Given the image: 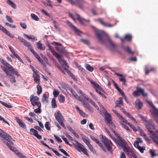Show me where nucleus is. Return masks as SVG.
<instances>
[{"label": "nucleus", "mask_w": 158, "mask_h": 158, "mask_svg": "<svg viewBox=\"0 0 158 158\" xmlns=\"http://www.w3.org/2000/svg\"><path fill=\"white\" fill-rule=\"evenodd\" d=\"M95 32L97 38L101 43L105 44V41L107 40L109 42L111 46L110 49L112 51L115 50V45L113 43L109 36L105 31L95 29Z\"/></svg>", "instance_id": "obj_1"}, {"label": "nucleus", "mask_w": 158, "mask_h": 158, "mask_svg": "<svg viewBox=\"0 0 158 158\" xmlns=\"http://www.w3.org/2000/svg\"><path fill=\"white\" fill-rule=\"evenodd\" d=\"M145 125L146 128L150 133V137L158 145V135L156 133H153L152 131V129H155L153 123L151 120L148 121L146 123Z\"/></svg>", "instance_id": "obj_2"}, {"label": "nucleus", "mask_w": 158, "mask_h": 158, "mask_svg": "<svg viewBox=\"0 0 158 158\" xmlns=\"http://www.w3.org/2000/svg\"><path fill=\"white\" fill-rule=\"evenodd\" d=\"M100 137L102 139V141L104 143L107 150L110 152H112L113 143L110 140L106 138L103 135H100Z\"/></svg>", "instance_id": "obj_3"}, {"label": "nucleus", "mask_w": 158, "mask_h": 158, "mask_svg": "<svg viewBox=\"0 0 158 158\" xmlns=\"http://www.w3.org/2000/svg\"><path fill=\"white\" fill-rule=\"evenodd\" d=\"M1 62L12 73L15 74L17 76H20V74L19 73L18 71H17V70L13 67L10 64L7 63L5 60H2Z\"/></svg>", "instance_id": "obj_4"}, {"label": "nucleus", "mask_w": 158, "mask_h": 158, "mask_svg": "<svg viewBox=\"0 0 158 158\" xmlns=\"http://www.w3.org/2000/svg\"><path fill=\"white\" fill-rule=\"evenodd\" d=\"M136 89L137 90L133 93V94L134 96L136 97H138L140 95V93H141L143 97H146L147 96V94L144 93V89L139 87H137Z\"/></svg>", "instance_id": "obj_5"}, {"label": "nucleus", "mask_w": 158, "mask_h": 158, "mask_svg": "<svg viewBox=\"0 0 158 158\" xmlns=\"http://www.w3.org/2000/svg\"><path fill=\"white\" fill-rule=\"evenodd\" d=\"M0 137L6 139L9 141L11 144H14L13 142L11 140L12 139L11 137L8 134L1 130H0Z\"/></svg>", "instance_id": "obj_6"}, {"label": "nucleus", "mask_w": 158, "mask_h": 158, "mask_svg": "<svg viewBox=\"0 0 158 158\" xmlns=\"http://www.w3.org/2000/svg\"><path fill=\"white\" fill-rule=\"evenodd\" d=\"M72 5H75L78 7L81 10H84V6L83 3H86V2L82 0V4H81L80 2L77 1L76 2H74L73 0H67Z\"/></svg>", "instance_id": "obj_7"}, {"label": "nucleus", "mask_w": 158, "mask_h": 158, "mask_svg": "<svg viewBox=\"0 0 158 158\" xmlns=\"http://www.w3.org/2000/svg\"><path fill=\"white\" fill-rule=\"evenodd\" d=\"M75 143H73L74 146V147L76 148L77 150L80 152H81V150L84 148V146L81 144L78 141L76 140L74 141Z\"/></svg>", "instance_id": "obj_8"}, {"label": "nucleus", "mask_w": 158, "mask_h": 158, "mask_svg": "<svg viewBox=\"0 0 158 158\" xmlns=\"http://www.w3.org/2000/svg\"><path fill=\"white\" fill-rule=\"evenodd\" d=\"M91 139L94 141L96 143L98 144L100 148L102 149V150L105 152H106V150L103 145L95 137L93 136H90Z\"/></svg>", "instance_id": "obj_9"}, {"label": "nucleus", "mask_w": 158, "mask_h": 158, "mask_svg": "<svg viewBox=\"0 0 158 158\" xmlns=\"http://www.w3.org/2000/svg\"><path fill=\"white\" fill-rule=\"evenodd\" d=\"M90 82L93 85V87L96 89V91L100 95L102 93L99 90H102L101 87L94 81L92 80L90 81Z\"/></svg>", "instance_id": "obj_10"}, {"label": "nucleus", "mask_w": 158, "mask_h": 158, "mask_svg": "<svg viewBox=\"0 0 158 158\" xmlns=\"http://www.w3.org/2000/svg\"><path fill=\"white\" fill-rule=\"evenodd\" d=\"M15 120L18 123L19 126L22 128L25 129L26 126L24 123L17 117H15Z\"/></svg>", "instance_id": "obj_11"}, {"label": "nucleus", "mask_w": 158, "mask_h": 158, "mask_svg": "<svg viewBox=\"0 0 158 158\" xmlns=\"http://www.w3.org/2000/svg\"><path fill=\"white\" fill-rule=\"evenodd\" d=\"M67 22L68 26L72 29L75 33L80 35L81 33V31L77 29L75 26L73 25L71 23L68 21Z\"/></svg>", "instance_id": "obj_12"}, {"label": "nucleus", "mask_w": 158, "mask_h": 158, "mask_svg": "<svg viewBox=\"0 0 158 158\" xmlns=\"http://www.w3.org/2000/svg\"><path fill=\"white\" fill-rule=\"evenodd\" d=\"M54 115L55 116L56 119L59 122L62 121L63 119H64V117L59 110L57 111V114H55Z\"/></svg>", "instance_id": "obj_13"}, {"label": "nucleus", "mask_w": 158, "mask_h": 158, "mask_svg": "<svg viewBox=\"0 0 158 158\" xmlns=\"http://www.w3.org/2000/svg\"><path fill=\"white\" fill-rule=\"evenodd\" d=\"M105 119L106 121V124L109 123L110 121H111V116L110 114L108 113L106 110L104 114Z\"/></svg>", "instance_id": "obj_14"}, {"label": "nucleus", "mask_w": 158, "mask_h": 158, "mask_svg": "<svg viewBox=\"0 0 158 158\" xmlns=\"http://www.w3.org/2000/svg\"><path fill=\"white\" fill-rule=\"evenodd\" d=\"M120 39L122 42L124 43L125 40H127L128 41H131L132 39V36L130 35L127 34L125 35L124 38H120Z\"/></svg>", "instance_id": "obj_15"}, {"label": "nucleus", "mask_w": 158, "mask_h": 158, "mask_svg": "<svg viewBox=\"0 0 158 158\" xmlns=\"http://www.w3.org/2000/svg\"><path fill=\"white\" fill-rule=\"evenodd\" d=\"M98 21L100 23L104 26L106 27H111L113 25L108 23H106L103 21L101 19H99Z\"/></svg>", "instance_id": "obj_16"}, {"label": "nucleus", "mask_w": 158, "mask_h": 158, "mask_svg": "<svg viewBox=\"0 0 158 158\" xmlns=\"http://www.w3.org/2000/svg\"><path fill=\"white\" fill-rule=\"evenodd\" d=\"M135 104L138 109L140 110L143 107L142 102L139 100H137L135 101Z\"/></svg>", "instance_id": "obj_17"}, {"label": "nucleus", "mask_w": 158, "mask_h": 158, "mask_svg": "<svg viewBox=\"0 0 158 158\" xmlns=\"http://www.w3.org/2000/svg\"><path fill=\"white\" fill-rule=\"evenodd\" d=\"M117 116L118 118L123 123L128 124V123L127 120L123 118V116L118 113H117Z\"/></svg>", "instance_id": "obj_18"}, {"label": "nucleus", "mask_w": 158, "mask_h": 158, "mask_svg": "<svg viewBox=\"0 0 158 158\" xmlns=\"http://www.w3.org/2000/svg\"><path fill=\"white\" fill-rule=\"evenodd\" d=\"M36 44L37 46L38 49L41 50H45V47L41 43L40 41L36 43Z\"/></svg>", "instance_id": "obj_19"}, {"label": "nucleus", "mask_w": 158, "mask_h": 158, "mask_svg": "<svg viewBox=\"0 0 158 158\" xmlns=\"http://www.w3.org/2000/svg\"><path fill=\"white\" fill-rule=\"evenodd\" d=\"M115 74L116 75L119 77V80L121 81H126L125 77L123 75L119 74L117 73H115Z\"/></svg>", "instance_id": "obj_20"}, {"label": "nucleus", "mask_w": 158, "mask_h": 158, "mask_svg": "<svg viewBox=\"0 0 158 158\" xmlns=\"http://www.w3.org/2000/svg\"><path fill=\"white\" fill-rule=\"evenodd\" d=\"M42 102L44 103H48V97L46 94H44L43 95V96L42 98Z\"/></svg>", "instance_id": "obj_21"}, {"label": "nucleus", "mask_w": 158, "mask_h": 158, "mask_svg": "<svg viewBox=\"0 0 158 158\" xmlns=\"http://www.w3.org/2000/svg\"><path fill=\"white\" fill-rule=\"evenodd\" d=\"M6 2V3L8 5L11 6L12 8L14 9H16V4L12 2L10 0H7Z\"/></svg>", "instance_id": "obj_22"}, {"label": "nucleus", "mask_w": 158, "mask_h": 158, "mask_svg": "<svg viewBox=\"0 0 158 158\" xmlns=\"http://www.w3.org/2000/svg\"><path fill=\"white\" fill-rule=\"evenodd\" d=\"M0 103L3 106L7 108H11L12 107V106L9 103H6L2 101H0Z\"/></svg>", "instance_id": "obj_23"}, {"label": "nucleus", "mask_w": 158, "mask_h": 158, "mask_svg": "<svg viewBox=\"0 0 158 158\" xmlns=\"http://www.w3.org/2000/svg\"><path fill=\"white\" fill-rule=\"evenodd\" d=\"M143 142V140L141 138H137V140L135 142L134 146L135 147H138L139 145V143H142Z\"/></svg>", "instance_id": "obj_24"}, {"label": "nucleus", "mask_w": 158, "mask_h": 158, "mask_svg": "<svg viewBox=\"0 0 158 158\" xmlns=\"http://www.w3.org/2000/svg\"><path fill=\"white\" fill-rule=\"evenodd\" d=\"M39 98L37 96H35L33 95H31L30 96V101H31L36 102L39 100Z\"/></svg>", "instance_id": "obj_25"}, {"label": "nucleus", "mask_w": 158, "mask_h": 158, "mask_svg": "<svg viewBox=\"0 0 158 158\" xmlns=\"http://www.w3.org/2000/svg\"><path fill=\"white\" fill-rule=\"evenodd\" d=\"M107 125H109V126L111 130L114 132L115 133V131L113 129V127H115V125L114 123L112 122V121H110V122L109 123L106 124Z\"/></svg>", "instance_id": "obj_26"}, {"label": "nucleus", "mask_w": 158, "mask_h": 158, "mask_svg": "<svg viewBox=\"0 0 158 158\" xmlns=\"http://www.w3.org/2000/svg\"><path fill=\"white\" fill-rule=\"evenodd\" d=\"M118 141H119V143L120 145V147L123 146L125 144L124 140L122 139V138L120 136H118Z\"/></svg>", "instance_id": "obj_27"}, {"label": "nucleus", "mask_w": 158, "mask_h": 158, "mask_svg": "<svg viewBox=\"0 0 158 158\" xmlns=\"http://www.w3.org/2000/svg\"><path fill=\"white\" fill-rule=\"evenodd\" d=\"M122 98H120L119 101H116V106H121L123 105L122 99Z\"/></svg>", "instance_id": "obj_28"}, {"label": "nucleus", "mask_w": 158, "mask_h": 158, "mask_svg": "<svg viewBox=\"0 0 158 158\" xmlns=\"http://www.w3.org/2000/svg\"><path fill=\"white\" fill-rule=\"evenodd\" d=\"M3 32L10 38H14V36H13V35L10 34V32L6 29H4Z\"/></svg>", "instance_id": "obj_29"}, {"label": "nucleus", "mask_w": 158, "mask_h": 158, "mask_svg": "<svg viewBox=\"0 0 158 158\" xmlns=\"http://www.w3.org/2000/svg\"><path fill=\"white\" fill-rule=\"evenodd\" d=\"M53 55L58 60H62L61 56L60 55L57 54V52L54 51H52Z\"/></svg>", "instance_id": "obj_30"}, {"label": "nucleus", "mask_w": 158, "mask_h": 158, "mask_svg": "<svg viewBox=\"0 0 158 158\" xmlns=\"http://www.w3.org/2000/svg\"><path fill=\"white\" fill-rule=\"evenodd\" d=\"M123 48L127 52L129 53L133 54L135 53V52L131 51L128 47H123Z\"/></svg>", "instance_id": "obj_31"}, {"label": "nucleus", "mask_w": 158, "mask_h": 158, "mask_svg": "<svg viewBox=\"0 0 158 158\" xmlns=\"http://www.w3.org/2000/svg\"><path fill=\"white\" fill-rule=\"evenodd\" d=\"M7 76L10 78V82L12 83H15L16 82L15 77L10 73L8 75V76Z\"/></svg>", "instance_id": "obj_32"}, {"label": "nucleus", "mask_w": 158, "mask_h": 158, "mask_svg": "<svg viewBox=\"0 0 158 158\" xmlns=\"http://www.w3.org/2000/svg\"><path fill=\"white\" fill-rule=\"evenodd\" d=\"M31 104L33 106H37V107L41 106V104L40 102H34V101H31Z\"/></svg>", "instance_id": "obj_33"}, {"label": "nucleus", "mask_w": 158, "mask_h": 158, "mask_svg": "<svg viewBox=\"0 0 158 158\" xmlns=\"http://www.w3.org/2000/svg\"><path fill=\"white\" fill-rule=\"evenodd\" d=\"M37 133H38V132L36 130L33 128H31L30 129V134L31 135L35 136Z\"/></svg>", "instance_id": "obj_34"}, {"label": "nucleus", "mask_w": 158, "mask_h": 158, "mask_svg": "<svg viewBox=\"0 0 158 158\" xmlns=\"http://www.w3.org/2000/svg\"><path fill=\"white\" fill-rule=\"evenodd\" d=\"M145 74L148 75L149 73L151 71H152L154 70L153 68H152L150 70L148 69V65H146L145 67Z\"/></svg>", "instance_id": "obj_35"}, {"label": "nucleus", "mask_w": 158, "mask_h": 158, "mask_svg": "<svg viewBox=\"0 0 158 158\" xmlns=\"http://www.w3.org/2000/svg\"><path fill=\"white\" fill-rule=\"evenodd\" d=\"M33 77L34 78V81L37 84L39 83L40 81L39 76H38L37 75H33Z\"/></svg>", "instance_id": "obj_36"}, {"label": "nucleus", "mask_w": 158, "mask_h": 158, "mask_svg": "<svg viewBox=\"0 0 158 158\" xmlns=\"http://www.w3.org/2000/svg\"><path fill=\"white\" fill-rule=\"evenodd\" d=\"M1 67L2 68V69L5 72L7 76H8V75L9 74V73H10V71L8 70V69H7L5 67L3 66L2 65H1ZM11 73V72H10Z\"/></svg>", "instance_id": "obj_37"}, {"label": "nucleus", "mask_w": 158, "mask_h": 158, "mask_svg": "<svg viewBox=\"0 0 158 158\" xmlns=\"http://www.w3.org/2000/svg\"><path fill=\"white\" fill-rule=\"evenodd\" d=\"M51 104L52 108H55L57 106V105L56 103V100L55 98H53L51 101Z\"/></svg>", "instance_id": "obj_38"}, {"label": "nucleus", "mask_w": 158, "mask_h": 158, "mask_svg": "<svg viewBox=\"0 0 158 158\" xmlns=\"http://www.w3.org/2000/svg\"><path fill=\"white\" fill-rule=\"evenodd\" d=\"M31 52L33 54L35 57L38 60V61L40 60L41 59L40 57L34 50H31Z\"/></svg>", "instance_id": "obj_39"}, {"label": "nucleus", "mask_w": 158, "mask_h": 158, "mask_svg": "<svg viewBox=\"0 0 158 158\" xmlns=\"http://www.w3.org/2000/svg\"><path fill=\"white\" fill-rule=\"evenodd\" d=\"M136 148H137L140 152L143 153L144 152V150H145V147H141L139 145L138 147H135Z\"/></svg>", "instance_id": "obj_40"}, {"label": "nucleus", "mask_w": 158, "mask_h": 158, "mask_svg": "<svg viewBox=\"0 0 158 158\" xmlns=\"http://www.w3.org/2000/svg\"><path fill=\"white\" fill-rule=\"evenodd\" d=\"M126 115L129 118H131L133 121L135 123H137V122L136 121L135 118L132 116V115L128 113H127Z\"/></svg>", "instance_id": "obj_41"}, {"label": "nucleus", "mask_w": 158, "mask_h": 158, "mask_svg": "<svg viewBox=\"0 0 158 158\" xmlns=\"http://www.w3.org/2000/svg\"><path fill=\"white\" fill-rule=\"evenodd\" d=\"M31 16L33 19L36 21H37L39 20V19L38 17L34 14H31Z\"/></svg>", "instance_id": "obj_42"}, {"label": "nucleus", "mask_w": 158, "mask_h": 158, "mask_svg": "<svg viewBox=\"0 0 158 158\" xmlns=\"http://www.w3.org/2000/svg\"><path fill=\"white\" fill-rule=\"evenodd\" d=\"M58 99L60 102L63 103L65 100V97L63 95H60Z\"/></svg>", "instance_id": "obj_43"}, {"label": "nucleus", "mask_w": 158, "mask_h": 158, "mask_svg": "<svg viewBox=\"0 0 158 158\" xmlns=\"http://www.w3.org/2000/svg\"><path fill=\"white\" fill-rule=\"evenodd\" d=\"M86 68L90 72H92L94 68L91 67L89 64H87L86 65Z\"/></svg>", "instance_id": "obj_44"}, {"label": "nucleus", "mask_w": 158, "mask_h": 158, "mask_svg": "<svg viewBox=\"0 0 158 158\" xmlns=\"http://www.w3.org/2000/svg\"><path fill=\"white\" fill-rule=\"evenodd\" d=\"M6 145L12 151H15L16 150V148H14L8 143H6Z\"/></svg>", "instance_id": "obj_45"}, {"label": "nucleus", "mask_w": 158, "mask_h": 158, "mask_svg": "<svg viewBox=\"0 0 158 158\" xmlns=\"http://www.w3.org/2000/svg\"><path fill=\"white\" fill-rule=\"evenodd\" d=\"M45 127L47 130L49 131L50 130V125L48 122H47L45 123Z\"/></svg>", "instance_id": "obj_46"}, {"label": "nucleus", "mask_w": 158, "mask_h": 158, "mask_svg": "<svg viewBox=\"0 0 158 158\" xmlns=\"http://www.w3.org/2000/svg\"><path fill=\"white\" fill-rule=\"evenodd\" d=\"M50 149L56 155L58 156H63L62 155L60 154L57 151L55 150L54 148H51Z\"/></svg>", "instance_id": "obj_47"}, {"label": "nucleus", "mask_w": 158, "mask_h": 158, "mask_svg": "<svg viewBox=\"0 0 158 158\" xmlns=\"http://www.w3.org/2000/svg\"><path fill=\"white\" fill-rule=\"evenodd\" d=\"M37 93L38 94H40L42 92V90L41 87L39 85H37Z\"/></svg>", "instance_id": "obj_48"}, {"label": "nucleus", "mask_w": 158, "mask_h": 158, "mask_svg": "<svg viewBox=\"0 0 158 158\" xmlns=\"http://www.w3.org/2000/svg\"><path fill=\"white\" fill-rule=\"evenodd\" d=\"M85 98L92 105H95V103L92 100L89 99L88 97H85Z\"/></svg>", "instance_id": "obj_49"}, {"label": "nucleus", "mask_w": 158, "mask_h": 158, "mask_svg": "<svg viewBox=\"0 0 158 158\" xmlns=\"http://www.w3.org/2000/svg\"><path fill=\"white\" fill-rule=\"evenodd\" d=\"M6 20L10 23H12L13 21L9 16L6 15Z\"/></svg>", "instance_id": "obj_50"}, {"label": "nucleus", "mask_w": 158, "mask_h": 158, "mask_svg": "<svg viewBox=\"0 0 158 158\" xmlns=\"http://www.w3.org/2000/svg\"><path fill=\"white\" fill-rule=\"evenodd\" d=\"M127 125H128L134 131L136 132L137 131L136 128L133 125L130 124V123H128Z\"/></svg>", "instance_id": "obj_51"}, {"label": "nucleus", "mask_w": 158, "mask_h": 158, "mask_svg": "<svg viewBox=\"0 0 158 158\" xmlns=\"http://www.w3.org/2000/svg\"><path fill=\"white\" fill-rule=\"evenodd\" d=\"M138 116L140 117L143 121L146 122V123L148 121L147 118L144 117L143 115H142L140 114H138Z\"/></svg>", "instance_id": "obj_52"}, {"label": "nucleus", "mask_w": 158, "mask_h": 158, "mask_svg": "<svg viewBox=\"0 0 158 158\" xmlns=\"http://www.w3.org/2000/svg\"><path fill=\"white\" fill-rule=\"evenodd\" d=\"M38 107V108L34 110V111L35 113L40 114L41 113V106H39Z\"/></svg>", "instance_id": "obj_53"}, {"label": "nucleus", "mask_w": 158, "mask_h": 158, "mask_svg": "<svg viewBox=\"0 0 158 158\" xmlns=\"http://www.w3.org/2000/svg\"><path fill=\"white\" fill-rule=\"evenodd\" d=\"M80 41L83 42L84 44L87 45H89V43L87 40L83 39H81L80 40Z\"/></svg>", "instance_id": "obj_54"}, {"label": "nucleus", "mask_w": 158, "mask_h": 158, "mask_svg": "<svg viewBox=\"0 0 158 158\" xmlns=\"http://www.w3.org/2000/svg\"><path fill=\"white\" fill-rule=\"evenodd\" d=\"M76 15L77 16V20H78V21L80 22V23L81 24L83 25L84 23H83L82 20H81V18H80V16L77 13H76Z\"/></svg>", "instance_id": "obj_55"}, {"label": "nucleus", "mask_w": 158, "mask_h": 158, "mask_svg": "<svg viewBox=\"0 0 158 158\" xmlns=\"http://www.w3.org/2000/svg\"><path fill=\"white\" fill-rule=\"evenodd\" d=\"M40 56L48 64V60L47 58H46L45 56H44L42 53L40 54Z\"/></svg>", "instance_id": "obj_56"}, {"label": "nucleus", "mask_w": 158, "mask_h": 158, "mask_svg": "<svg viewBox=\"0 0 158 158\" xmlns=\"http://www.w3.org/2000/svg\"><path fill=\"white\" fill-rule=\"evenodd\" d=\"M20 25L23 29H26L27 28V25L25 23H20Z\"/></svg>", "instance_id": "obj_57"}, {"label": "nucleus", "mask_w": 158, "mask_h": 158, "mask_svg": "<svg viewBox=\"0 0 158 158\" xmlns=\"http://www.w3.org/2000/svg\"><path fill=\"white\" fill-rule=\"evenodd\" d=\"M81 152H82L86 156H89V154L87 152V150L85 148V147L84 148H83L82 150H81Z\"/></svg>", "instance_id": "obj_58"}, {"label": "nucleus", "mask_w": 158, "mask_h": 158, "mask_svg": "<svg viewBox=\"0 0 158 158\" xmlns=\"http://www.w3.org/2000/svg\"><path fill=\"white\" fill-rule=\"evenodd\" d=\"M5 25H6L7 26H9L11 28H15L16 27V26L11 24L8 23H5Z\"/></svg>", "instance_id": "obj_59"}, {"label": "nucleus", "mask_w": 158, "mask_h": 158, "mask_svg": "<svg viewBox=\"0 0 158 158\" xmlns=\"http://www.w3.org/2000/svg\"><path fill=\"white\" fill-rule=\"evenodd\" d=\"M60 151L61 152L63 153L64 155L66 156L69 157L70 156L68 154L64 149H60Z\"/></svg>", "instance_id": "obj_60"}, {"label": "nucleus", "mask_w": 158, "mask_h": 158, "mask_svg": "<svg viewBox=\"0 0 158 158\" xmlns=\"http://www.w3.org/2000/svg\"><path fill=\"white\" fill-rule=\"evenodd\" d=\"M113 140L115 142L116 144L118 147H120V145L118 142V140L116 138H113Z\"/></svg>", "instance_id": "obj_61"}, {"label": "nucleus", "mask_w": 158, "mask_h": 158, "mask_svg": "<svg viewBox=\"0 0 158 158\" xmlns=\"http://www.w3.org/2000/svg\"><path fill=\"white\" fill-rule=\"evenodd\" d=\"M59 94V92L57 90H55L53 92V95H54V96L55 98H56L57 97Z\"/></svg>", "instance_id": "obj_62"}, {"label": "nucleus", "mask_w": 158, "mask_h": 158, "mask_svg": "<svg viewBox=\"0 0 158 158\" xmlns=\"http://www.w3.org/2000/svg\"><path fill=\"white\" fill-rule=\"evenodd\" d=\"M149 152L152 157H153L154 156H156V155L155 154V152L152 150L150 149Z\"/></svg>", "instance_id": "obj_63"}, {"label": "nucleus", "mask_w": 158, "mask_h": 158, "mask_svg": "<svg viewBox=\"0 0 158 158\" xmlns=\"http://www.w3.org/2000/svg\"><path fill=\"white\" fill-rule=\"evenodd\" d=\"M29 39L31 40L33 42L37 40V39L33 35H31V37H29Z\"/></svg>", "instance_id": "obj_64"}]
</instances>
